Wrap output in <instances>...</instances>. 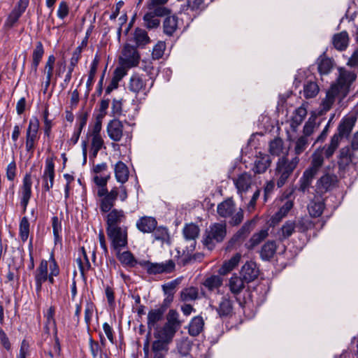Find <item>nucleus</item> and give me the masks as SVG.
Masks as SVG:
<instances>
[{"label":"nucleus","instance_id":"f257e3e1","mask_svg":"<svg viewBox=\"0 0 358 358\" xmlns=\"http://www.w3.org/2000/svg\"><path fill=\"white\" fill-rule=\"evenodd\" d=\"M110 99H103L99 104V114L98 115L95 122L90 125L86 134L85 140L82 141L83 157H96L99 152L103 148L106 149L103 138L101 134L102 129V118L106 115L109 107Z\"/></svg>","mask_w":358,"mask_h":358},{"label":"nucleus","instance_id":"f03ea898","mask_svg":"<svg viewBox=\"0 0 358 358\" xmlns=\"http://www.w3.org/2000/svg\"><path fill=\"white\" fill-rule=\"evenodd\" d=\"M357 72L344 68L338 69V76L327 92L326 97L322 102V112H327L332 107L336 99L343 100L349 94L351 86L356 80Z\"/></svg>","mask_w":358,"mask_h":358},{"label":"nucleus","instance_id":"7ed1b4c3","mask_svg":"<svg viewBox=\"0 0 358 358\" xmlns=\"http://www.w3.org/2000/svg\"><path fill=\"white\" fill-rule=\"evenodd\" d=\"M356 122L357 117L353 115L343 117L338 126L337 131L331 136L329 143L322 148L320 154L313 153L312 157H332L342 138H348L350 136Z\"/></svg>","mask_w":358,"mask_h":358},{"label":"nucleus","instance_id":"20e7f679","mask_svg":"<svg viewBox=\"0 0 358 358\" xmlns=\"http://www.w3.org/2000/svg\"><path fill=\"white\" fill-rule=\"evenodd\" d=\"M227 235L225 223H214L206 229L203 237V244L212 250L216 243H222Z\"/></svg>","mask_w":358,"mask_h":358},{"label":"nucleus","instance_id":"39448f33","mask_svg":"<svg viewBox=\"0 0 358 358\" xmlns=\"http://www.w3.org/2000/svg\"><path fill=\"white\" fill-rule=\"evenodd\" d=\"M299 158H279L277 162L275 173L280 176L277 180V186L282 187L289 177L293 173L299 164Z\"/></svg>","mask_w":358,"mask_h":358},{"label":"nucleus","instance_id":"423d86ee","mask_svg":"<svg viewBox=\"0 0 358 358\" xmlns=\"http://www.w3.org/2000/svg\"><path fill=\"white\" fill-rule=\"evenodd\" d=\"M40 123L38 119L34 116L29 121L26 130L25 149L29 155H33L38 144L40 136L38 134Z\"/></svg>","mask_w":358,"mask_h":358},{"label":"nucleus","instance_id":"0eeeda50","mask_svg":"<svg viewBox=\"0 0 358 358\" xmlns=\"http://www.w3.org/2000/svg\"><path fill=\"white\" fill-rule=\"evenodd\" d=\"M110 247L114 250H122L128 247L127 227L106 230Z\"/></svg>","mask_w":358,"mask_h":358},{"label":"nucleus","instance_id":"6e6552de","mask_svg":"<svg viewBox=\"0 0 358 358\" xmlns=\"http://www.w3.org/2000/svg\"><path fill=\"white\" fill-rule=\"evenodd\" d=\"M256 221L252 219L246 221L243 225L233 235V236L227 242L226 249L231 250L241 245L248 236L252 231Z\"/></svg>","mask_w":358,"mask_h":358},{"label":"nucleus","instance_id":"1a4fd4ad","mask_svg":"<svg viewBox=\"0 0 358 358\" xmlns=\"http://www.w3.org/2000/svg\"><path fill=\"white\" fill-rule=\"evenodd\" d=\"M140 61V55L137 48L130 44H126L120 57V64L123 69H131L138 66Z\"/></svg>","mask_w":358,"mask_h":358},{"label":"nucleus","instance_id":"9d476101","mask_svg":"<svg viewBox=\"0 0 358 358\" xmlns=\"http://www.w3.org/2000/svg\"><path fill=\"white\" fill-rule=\"evenodd\" d=\"M169 12L170 10L166 8L159 7L155 9H148L143 16L145 26L149 29L158 27L160 24V20L158 17L165 16Z\"/></svg>","mask_w":358,"mask_h":358},{"label":"nucleus","instance_id":"9b49d317","mask_svg":"<svg viewBox=\"0 0 358 358\" xmlns=\"http://www.w3.org/2000/svg\"><path fill=\"white\" fill-rule=\"evenodd\" d=\"M29 4V0H19L13 9L8 14L4 23V27L10 29L14 27L22 15L25 12Z\"/></svg>","mask_w":358,"mask_h":358},{"label":"nucleus","instance_id":"f8f14e48","mask_svg":"<svg viewBox=\"0 0 358 358\" xmlns=\"http://www.w3.org/2000/svg\"><path fill=\"white\" fill-rule=\"evenodd\" d=\"M338 182V178L334 174H324L317 182L316 192L322 196V194L332 190Z\"/></svg>","mask_w":358,"mask_h":358},{"label":"nucleus","instance_id":"ddd939ff","mask_svg":"<svg viewBox=\"0 0 358 358\" xmlns=\"http://www.w3.org/2000/svg\"><path fill=\"white\" fill-rule=\"evenodd\" d=\"M127 87L129 91L136 94L142 92L145 96L150 89L146 88L145 80L138 73H134L130 77Z\"/></svg>","mask_w":358,"mask_h":358},{"label":"nucleus","instance_id":"4468645a","mask_svg":"<svg viewBox=\"0 0 358 358\" xmlns=\"http://www.w3.org/2000/svg\"><path fill=\"white\" fill-rule=\"evenodd\" d=\"M125 218L124 212L122 210L113 209L108 212L106 216V230L121 227L120 224Z\"/></svg>","mask_w":358,"mask_h":358},{"label":"nucleus","instance_id":"2eb2a0df","mask_svg":"<svg viewBox=\"0 0 358 358\" xmlns=\"http://www.w3.org/2000/svg\"><path fill=\"white\" fill-rule=\"evenodd\" d=\"M259 268L255 262H247L241 271V275L243 278L245 282H250L257 278L259 275Z\"/></svg>","mask_w":358,"mask_h":358},{"label":"nucleus","instance_id":"dca6fc26","mask_svg":"<svg viewBox=\"0 0 358 358\" xmlns=\"http://www.w3.org/2000/svg\"><path fill=\"white\" fill-rule=\"evenodd\" d=\"M48 261L42 259L39 266L34 272L36 289L37 292H40L41 290L43 283L46 282L47 275L48 273Z\"/></svg>","mask_w":358,"mask_h":358},{"label":"nucleus","instance_id":"f3484780","mask_svg":"<svg viewBox=\"0 0 358 358\" xmlns=\"http://www.w3.org/2000/svg\"><path fill=\"white\" fill-rule=\"evenodd\" d=\"M213 309H215L217 314L221 318L230 317L233 313V302L228 295L222 297L218 307L212 306Z\"/></svg>","mask_w":358,"mask_h":358},{"label":"nucleus","instance_id":"a211bd4d","mask_svg":"<svg viewBox=\"0 0 358 358\" xmlns=\"http://www.w3.org/2000/svg\"><path fill=\"white\" fill-rule=\"evenodd\" d=\"M153 336L155 338H159L171 343L178 331L175 329L164 324L162 327L156 326Z\"/></svg>","mask_w":358,"mask_h":358},{"label":"nucleus","instance_id":"6ab92c4d","mask_svg":"<svg viewBox=\"0 0 358 358\" xmlns=\"http://www.w3.org/2000/svg\"><path fill=\"white\" fill-rule=\"evenodd\" d=\"M269 152L273 157H287L289 147L285 145L282 139L275 138L269 143Z\"/></svg>","mask_w":358,"mask_h":358},{"label":"nucleus","instance_id":"aec40b11","mask_svg":"<svg viewBox=\"0 0 358 358\" xmlns=\"http://www.w3.org/2000/svg\"><path fill=\"white\" fill-rule=\"evenodd\" d=\"M123 124L118 119L110 120L107 125V133L110 139L114 141H120L122 136Z\"/></svg>","mask_w":358,"mask_h":358},{"label":"nucleus","instance_id":"412c9836","mask_svg":"<svg viewBox=\"0 0 358 358\" xmlns=\"http://www.w3.org/2000/svg\"><path fill=\"white\" fill-rule=\"evenodd\" d=\"M165 313L160 309H151L148 313V336H151L152 329H155L156 326H159L157 323L164 319Z\"/></svg>","mask_w":358,"mask_h":358},{"label":"nucleus","instance_id":"4be33fe9","mask_svg":"<svg viewBox=\"0 0 358 358\" xmlns=\"http://www.w3.org/2000/svg\"><path fill=\"white\" fill-rule=\"evenodd\" d=\"M136 228L142 233H151L156 226L157 221L155 217L149 216H143L140 217L136 222Z\"/></svg>","mask_w":358,"mask_h":358},{"label":"nucleus","instance_id":"5701e85b","mask_svg":"<svg viewBox=\"0 0 358 358\" xmlns=\"http://www.w3.org/2000/svg\"><path fill=\"white\" fill-rule=\"evenodd\" d=\"M325 203L324 199L320 196H315L308 205V210L312 217H319L322 215Z\"/></svg>","mask_w":358,"mask_h":358},{"label":"nucleus","instance_id":"b1692460","mask_svg":"<svg viewBox=\"0 0 358 358\" xmlns=\"http://www.w3.org/2000/svg\"><path fill=\"white\" fill-rule=\"evenodd\" d=\"M80 49L75 50L72 54V57L70 59V64L68 66V71L65 76L64 80L63 83H61L60 86L64 90L67 87L69 82L71 80L72 73L74 70V68L77 65L79 59H80Z\"/></svg>","mask_w":358,"mask_h":358},{"label":"nucleus","instance_id":"393cba45","mask_svg":"<svg viewBox=\"0 0 358 358\" xmlns=\"http://www.w3.org/2000/svg\"><path fill=\"white\" fill-rule=\"evenodd\" d=\"M277 250L275 241H267L261 248L259 251L260 258L264 262L271 261L274 257Z\"/></svg>","mask_w":358,"mask_h":358},{"label":"nucleus","instance_id":"a878e982","mask_svg":"<svg viewBox=\"0 0 358 358\" xmlns=\"http://www.w3.org/2000/svg\"><path fill=\"white\" fill-rule=\"evenodd\" d=\"M235 211V203L231 198H229L218 204L217 212L224 218L231 217Z\"/></svg>","mask_w":358,"mask_h":358},{"label":"nucleus","instance_id":"bb28decb","mask_svg":"<svg viewBox=\"0 0 358 358\" xmlns=\"http://www.w3.org/2000/svg\"><path fill=\"white\" fill-rule=\"evenodd\" d=\"M268 236V229H263L252 234L251 238L245 243V247L248 250H252L259 245Z\"/></svg>","mask_w":358,"mask_h":358},{"label":"nucleus","instance_id":"cd10ccee","mask_svg":"<svg viewBox=\"0 0 358 358\" xmlns=\"http://www.w3.org/2000/svg\"><path fill=\"white\" fill-rule=\"evenodd\" d=\"M122 250L115 251L116 252V257L120 263L127 267L134 268L138 264V260L136 259L133 253L129 251L121 252Z\"/></svg>","mask_w":358,"mask_h":358},{"label":"nucleus","instance_id":"c85d7f7f","mask_svg":"<svg viewBox=\"0 0 358 358\" xmlns=\"http://www.w3.org/2000/svg\"><path fill=\"white\" fill-rule=\"evenodd\" d=\"M332 43L334 48L339 51L345 50L349 43V36L346 31H343L340 33L334 35Z\"/></svg>","mask_w":358,"mask_h":358},{"label":"nucleus","instance_id":"c756f323","mask_svg":"<svg viewBox=\"0 0 358 358\" xmlns=\"http://www.w3.org/2000/svg\"><path fill=\"white\" fill-rule=\"evenodd\" d=\"M204 321L201 316L194 317L188 326V333L192 336H199L203 330Z\"/></svg>","mask_w":358,"mask_h":358},{"label":"nucleus","instance_id":"7c9ffc66","mask_svg":"<svg viewBox=\"0 0 358 358\" xmlns=\"http://www.w3.org/2000/svg\"><path fill=\"white\" fill-rule=\"evenodd\" d=\"M133 41L136 48H143L150 42L147 31L141 28L135 29L133 34Z\"/></svg>","mask_w":358,"mask_h":358},{"label":"nucleus","instance_id":"2f4dec72","mask_svg":"<svg viewBox=\"0 0 358 358\" xmlns=\"http://www.w3.org/2000/svg\"><path fill=\"white\" fill-rule=\"evenodd\" d=\"M129 170L127 165L122 162H118L116 163L115 166V175L117 182L124 184L129 178Z\"/></svg>","mask_w":358,"mask_h":358},{"label":"nucleus","instance_id":"473e14b6","mask_svg":"<svg viewBox=\"0 0 358 358\" xmlns=\"http://www.w3.org/2000/svg\"><path fill=\"white\" fill-rule=\"evenodd\" d=\"M178 27V19L175 15L167 16L163 22L164 32L168 36H172Z\"/></svg>","mask_w":358,"mask_h":358},{"label":"nucleus","instance_id":"72a5a7b5","mask_svg":"<svg viewBox=\"0 0 358 358\" xmlns=\"http://www.w3.org/2000/svg\"><path fill=\"white\" fill-rule=\"evenodd\" d=\"M307 115L306 108L301 106L297 108L294 113L291 120L290 126L291 127L295 130L304 120L305 117Z\"/></svg>","mask_w":358,"mask_h":358},{"label":"nucleus","instance_id":"f704fd0d","mask_svg":"<svg viewBox=\"0 0 358 358\" xmlns=\"http://www.w3.org/2000/svg\"><path fill=\"white\" fill-rule=\"evenodd\" d=\"M241 258V254L236 253L229 260L224 262L222 266L219 268V273L220 275H226L232 271L238 265Z\"/></svg>","mask_w":358,"mask_h":358},{"label":"nucleus","instance_id":"c9c22d12","mask_svg":"<svg viewBox=\"0 0 358 358\" xmlns=\"http://www.w3.org/2000/svg\"><path fill=\"white\" fill-rule=\"evenodd\" d=\"M49 115L50 113L48 106H46L43 112L42 117L43 121V129L44 133V137L47 138L48 139L50 138L52 128L54 125L52 120L49 118Z\"/></svg>","mask_w":358,"mask_h":358},{"label":"nucleus","instance_id":"e433bc0d","mask_svg":"<svg viewBox=\"0 0 358 358\" xmlns=\"http://www.w3.org/2000/svg\"><path fill=\"white\" fill-rule=\"evenodd\" d=\"M244 282H245V281L243 280V277L237 275L232 276L229 282V289L231 293L235 295L241 293L245 287Z\"/></svg>","mask_w":358,"mask_h":358},{"label":"nucleus","instance_id":"4c0bfd02","mask_svg":"<svg viewBox=\"0 0 358 358\" xmlns=\"http://www.w3.org/2000/svg\"><path fill=\"white\" fill-rule=\"evenodd\" d=\"M199 227L194 224H187L182 229V234L186 241L196 239L199 235Z\"/></svg>","mask_w":358,"mask_h":358},{"label":"nucleus","instance_id":"58836bf2","mask_svg":"<svg viewBox=\"0 0 358 358\" xmlns=\"http://www.w3.org/2000/svg\"><path fill=\"white\" fill-rule=\"evenodd\" d=\"M165 324L178 331L181 327L182 322L179 320V314L175 309L169 310L166 315V322Z\"/></svg>","mask_w":358,"mask_h":358},{"label":"nucleus","instance_id":"ea45409f","mask_svg":"<svg viewBox=\"0 0 358 358\" xmlns=\"http://www.w3.org/2000/svg\"><path fill=\"white\" fill-rule=\"evenodd\" d=\"M317 62V69L320 75H327L331 71L334 66V61L331 59L320 57Z\"/></svg>","mask_w":358,"mask_h":358},{"label":"nucleus","instance_id":"a19ab883","mask_svg":"<svg viewBox=\"0 0 358 358\" xmlns=\"http://www.w3.org/2000/svg\"><path fill=\"white\" fill-rule=\"evenodd\" d=\"M169 343L168 342L163 341L159 338H156L152 344V350L154 352V356L157 355H165L162 352L166 353L169 351Z\"/></svg>","mask_w":358,"mask_h":358},{"label":"nucleus","instance_id":"79ce46f5","mask_svg":"<svg viewBox=\"0 0 358 358\" xmlns=\"http://www.w3.org/2000/svg\"><path fill=\"white\" fill-rule=\"evenodd\" d=\"M203 257L204 255L202 252H196L194 255H192L191 253L187 254L178 262V264L180 266H186L187 265L195 262H201Z\"/></svg>","mask_w":358,"mask_h":358},{"label":"nucleus","instance_id":"37998d69","mask_svg":"<svg viewBox=\"0 0 358 358\" xmlns=\"http://www.w3.org/2000/svg\"><path fill=\"white\" fill-rule=\"evenodd\" d=\"M271 163V158H259L258 160H256L255 162V165L254 167L252 168V171L256 174L263 173L270 166Z\"/></svg>","mask_w":358,"mask_h":358},{"label":"nucleus","instance_id":"c03bdc74","mask_svg":"<svg viewBox=\"0 0 358 358\" xmlns=\"http://www.w3.org/2000/svg\"><path fill=\"white\" fill-rule=\"evenodd\" d=\"M320 88L315 82L308 81L303 86V95L306 99L316 96Z\"/></svg>","mask_w":358,"mask_h":358},{"label":"nucleus","instance_id":"a18cd8bd","mask_svg":"<svg viewBox=\"0 0 358 358\" xmlns=\"http://www.w3.org/2000/svg\"><path fill=\"white\" fill-rule=\"evenodd\" d=\"M193 342L188 338H183L177 345L178 352L182 356H187L192 348Z\"/></svg>","mask_w":358,"mask_h":358},{"label":"nucleus","instance_id":"49530a36","mask_svg":"<svg viewBox=\"0 0 358 358\" xmlns=\"http://www.w3.org/2000/svg\"><path fill=\"white\" fill-rule=\"evenodd\" d=\"M30 224L27 217H23L19 226V236L22 242L27 241L29 234Z\"/></svg>","mask_w":358,"mask_h":358},{"label":"nucleus","instance_id":"de8ad7c7","mask_svg":"<svg viewBox=\"0 0 358 358\" xmlns=\"http://www.w3.org/2000/svg\"><path fill=\"white\" fill-rule=\"evenodd\" d=\"M198 297V289L190 287L183 289L180 292V299L182 301H189L196 299Z\"/></svg>","mask_w":358,"mask_h":358},{"label":"nucleus","instance_id":"09e8293b","mask_svg":"<svg viewBox=\"0 0 358 358\" xmlns=\"http://www.w3.org/2000/svg\"><path fill=\"white\" fill-rule=\"evenodd\" d=\"M99 63V58L97 55H95L94 59L90 64V69L88 74V78L86 83L87 88H90L94 83V76L96 75L97 68Z\"/></svg>","mask_w":358,"mask_h":358},{"label":"nucleus","instance_id":"8fccbe9b","mask_svg":"<svg viewBox=\"0 0 358 358\" xmlns=\"http://www.w3.org/2000/svg\"><path fill=\"white\" fill-rule=\"evenodd\" d=\"M203 285L209 290L213 291L219 288L222 285V279L219 275H211L207 278Z\"/></svg>","mask_w":358,"mask_h":358},{"label":"nucleus","instance_id":"3c124183","mask_svg":"<svg viewBox=\"0 0 358 358\" xmlns=\"http://www.w3.org/2000/svg\"><path fill=\"white\" fill-rule=\"evenodd\" d=\"M152 236L154 241H160L164 242L169 237L168 229L164 226H156L155 230L152 231Z\"/></svg>","mask_w":358,"mask_h":358},{"label":"nucleus","instance_id":"603ef678","mask_svg":"<svg viewBox=\"0 0 358 358\" xmlns=\"http://www.w3.org/2000/svg\"><path fill=\"white\" fill-rule=\"evenodd\" d=\"M52 227L55 243H57L62 240L60 233L62 230V222L59 220L57 216H53L52 217Z\"/></svg>","mask_w":358,"mask_h":358},{"label":"nucleus","instance_id":"864d4df0","mask_svg":"<svg viewBox=\"0 0 358 358\" xmlns=\"http://www.w3.org/2000/svg\"><path fill=\"white\" fill-rule=\"evenodd\" d=\"M314 224L311 220L308 218H301L295 223V228L297 231L304 233L308 230L312 229Z\"/></svg>","mask_w":358,"mask_h":358},{"label":"nucleus","instance_id":"5fc2aeb1","mask_svg":"<svg viewBox=\"0 0 358 358\" xmlns=\"http://www.w3.org/2000/svg\"><path fill=\"white\" fill-rule=\"evenodd\" d=\"M44 52V48L42 43L41 41L37 42L32 53V63L39 64Z\"/></svg>","mask_w":358,"mask_h":358},{"label":"nucleus","instance_id":"6e6d98bb","mask_svg":"<svg viewBox=\"0 0 358 358\" xmlns=\"http://www.w3.org/2000/svg\"><path fill=\"white\" fill-rule=\"evenodd\" d=\"M89 347L92 358H97L99 355L100 358H101L103 352V348L100 346L99 343L94 341L92 337H90L89 339Z\"/></svg>","mask_w":358,"mask_h":358},{"label":"nucleus","instance_id":"4d7b16f0","mask_svg":"<svg viewBox=\"0 0 358 358\" xmlns=\"http://www.w3.org/2000/svg\"><path fill=\"white\" fill-rule=\"evenodd\" d=\"M88 117L89 113L87 111L80 110L77 115L76 123L74 128L82 131L87 124Z\"/></svg>","mask_w":358,"mask_h":358},{"label":"nucleus","instance_id":"13d9d810","mask_svg":"<svg viewBox=\"0 0 358 358\" xmlns=\"http://www.w3.org/2000/svg\"><path fill=\"white\" fill-rule=\"evenodd\" d=\"M116 200L109 196L108 194L101 200L100 210L103 213H108L112 210Z\"/></svg>","mask_w":358,"mask_h":358},{"label":"nucleus","instance_id":"bf43d9fd","mask_svg":"<svg viewBox=\"0 0 358 358\" xmlns=\"http://www.w3.org/2000/svg\"><path fill=\"white\" fill-rule=\"evenodd\" d=\"M31 175L27 173L23 178L22 196L30 197L31 196Z\"/></svg>","mask_w":358,"mask_h":358},{"label":"nucleus","instance_id":"052dcab7","mask_svg":"<svg viewBox=\"0 0 358 358\" xmlns=\"http://www.w3.org/2000/svg\"><path fill=\"white\" fill-rule=\"evenodd\" d=\"M203 3V0H185V3H182L180 5V11L184 12L188 8H190L191 10L198 9Z\"/></svg>","mask_w":358,"mask_h":358},{"label":"nucleus","instance_id":"680f3d73","mask_svg":"<svg viewBox=\"0 0 358 358\" xmlns=\"http://www.w3.org/2000/svg\"><path fill=\"white\" fill-rule=\"evenodd\" d=\"M122 99H113L111 106V115L115 118L120 117L123 114Z\"/></svg>","mask_w":358,"mask_h":358},{"label":"nucleus","instance_id":"e2e57ef3","mask_svg":"<svg viewBox=\"0 0 358 358\" xmlns=\"http://www.w3.org/2000/svg\"><path fill=\"white\" fill-rule=\"evenodd\" d=\"M44 176L49 177V180L51 183L54 182L55 179V164L53 158H47L45 169L43 173Z\"/></svg>","mask_w":358,"mask_h":358},{"label":"nucleus","instance_id":"0e129e2a","mask_svg":"<svg viewBox=\"0 0 358 358\" xmlns=\"http://www.w3.org/2000/svg\"><path fill=\"white\" fill-rule=\"evenodd\" d=\"M295 223L292 221H287L282 227V236L284 239L291 236L295 230Z\"/></svg>","mask_w":358,"mask_h":358},{"label":"nucleus","instance_id":"69168bd1","mask_svg":"<svg viewBox=\"0 0 358 358\" xmlns=\"http://www.w3.org/2000/svg\"><path fill=\"white\" fill-rule=\"evenodd\" d=\"M160 273H171L176 269V264L173 260L169 259L165 262L159 263Z\"/></svg>","mask_w":358,"mask_h":358},{"label":"nucleus","instance_id":"338daca9","mask_svg":"<svg viewBox=\"0 0 358 358\" xmlns=\"http://www.w3.org/2000/svg\"><path fill=\"white\" fill-rule=\"evenodd\" d=\"M166 48L165 43L162 41L158 42L153 48L152 57L154 59H159L164 55V50Z\"/></svg>","mask_w":358,"mask_h":358},{"label":"nucleus","instance_id":"774afa93","mask_svg":"<svg viewBox=\"0 0 358 358\" xmlns=\"http://www.w3.org/2000/svg\"><path fill=\"white\" fill-rule=\"evenodd\" d=\"M180 278H176L169 282L164 284L162 287L164 294H169L170 293L175 294L176 287L180 282Z\"/></svg>","mask_w":358,"mask_h":358}]
</instances>
